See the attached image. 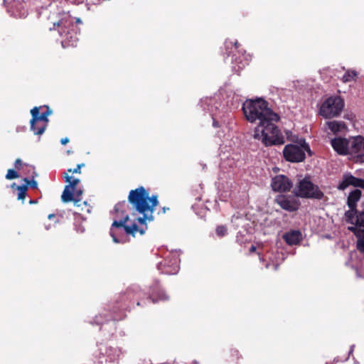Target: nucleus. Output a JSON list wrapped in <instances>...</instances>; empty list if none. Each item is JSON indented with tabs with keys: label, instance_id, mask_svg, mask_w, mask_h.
Listing matches in <instances>:
<instances>
[{
	"label": "nucleus",
	"instance_id": "f257e3e1",
	"mask_svg": "<svg viewBox=\"0 0 364 364\" xmlns=\"http://www.w3.org/2000/svg\"><path fill=\"white\" fill-rule=\"evenodd\" d=\"M242 109L249 122L259 121L254 132L255 139L260 140L266 146L284 144V137L274 124L279 117L268 107L267 101L262 98L247 100L242 103Z\"/></svg>",
	"mask_w": 364,
	"mask_h": 364
},
{
	"label": "nucleus",
	"instance_id": "a211bd4d",
	"mask_svg": "<svg viewBox=\"0 0 364 364\" xmlns=\"http://www.w3.org/2000/svg\"><path fill=\"white\" fill-rule=\"evenodd\" d=\"M100 353L106 357V361H109L110 363L117 361L122 353L120 348L112 346L100 347Z\"/></svg>",
	"mask_w": 364,
	"mask_h": 364
},
{
	"label": "nucleus",
	"instance_id": "7c9ffc66",
	"mask_svg": "<svg viewBox=\"0 0 364 364\" xmlns=\"http://www.w3.org/2000/svg\"><path fill=\"white\" fill-rule=\"evenodd\" d=\"M127 205V203L125 200L119 202L117 203L114 206V210L117 213L122 212L124 213V208Z\"/></svg>",
	"mask_w": 364,
	"mask_h": 364
},
{
	"label": "nucleus",
	"instance_id": "dca6fc26",
	"mask_svg": "<svg viewBox=\"0 0 364 364\" xmlns=\"http://www.w3.org/2000/svg\"><path fill=\"white\" fill-rule=\"evenodd\" d=\"M348 154L356 157L364 156V137L356 136L348 139Z\"/></svg>",
	"mask_w": 364,
	"mask_h": 364
},
{
	"label": "nucleus",
	"instance_id": "f704fd0d",
	"mask_svg": "<svg viewBox=\"0 0 364 364\" xmlns=\"http://www.w3.org/2000/svg\"><path fill=\"white\" fill-rule=\"evenodd\" d=\"M68 141H69V139H68V137L63 138V139H61V140H60V143H61L63 145L66 144L67 143H68Z\"/></svg>",
	"mask_w": 364,
	"mask_h": 364
},
{
	"label": "nucleus",
	"instance_id": "c756f323",
	"mask_svg": "<svg viewBox=\"0 0 364 364\" xmlns=\"http://www.w3.org/2000/svg\"><path fill=\"white\" fill-rule=\"evenodd\" d=\"M23 180L26 182L25 185H27V187L29 186L33 189L37 188L38 183L36 180H29L28 178H25Z\"/></svg>",
	"mask_w": 364,
	"mask_h": 364
},
{
	"label": "nucleus",
	"instance_id": "6ab92c4d",
	"mask_svg": "<svg viewBox=\"0 0 364 364\" xmlns=\"http://www.w3.org/2000/svg\"><path fill=\"white\" fill-rule=\"evenodd\" d=\"M147 298L153 303H156L159 301H166L168 299V296L166 293L159 288L158 282L150 287L149 295Z\"/></svg>",
	"mask_w": 364,
	"mask_h": 364
},
{
	"label": "nucleus",
	"instance_id": "1a4fd4ad",
	"mask_svg": "<svg viewBox=\"0 0 364 364\" xmlns=\"http://www.w3.org/2000/svg\"><path fill=\"white\" fill-rule=\"evenodd\" d=\"M345 106L341 96L333 95L326 98L321 105L319 114L325 119H331L340 115Z\"/></svg>",
	"mask_w": 364,
	"mask_h": 364
},
{
	"label": "nucleus",
	"instance_id": "412c9836",
	"mask_svg": "<svg viewBox=\"0 0 364 364\" xmlns=\"http://www.w3.org/2000/svg\"><path fill=\"white\" fill-rule=\"evenodd\" d=\"M283 239L289 245H298L302 240V234L299 230H292L284 233Z\"/></svg>",
	"mask_w": 364,
	"mask_h": 364
},
{
	"label": "nucleus",
	"instance_id": "bb28decb",
	"mask_svg": "<svg viewBox=\"0 0 364 364\" xmlns=\"http://www.w3.org/2000/svg\"><path fill=\"white\" fill-rule=\"evenodd\" d=\"M72 177L68 176V174H65V182H69V185L70 186L71 189H75V187L77 185V183L80 182V180L78 178H74L73 181H71Z\"/></svg>",
	"mask_w": 364,
	"mask_h": 364
},
{
	"label": "nucleus",
	"instance_id": "4c0bfd02",
	"mask_svg": "<svg viewBox=\"0 0 364 364\" xmlns=\"http://www.w3.org/2000/svg\"><path fill=\"white\" fill-rule=\"evenodd\" d=\"M55 218V215L54 214H50L48 215V219H50V220L52 218Z\"/></svg>",
	"mask_w": 364,
	"mask_h": 364
},
{
	"label": "nucleus",
	"instance_id": "a878e982",
	"mask_svg": "<svg viewBox=\"0 0 364 364\" xmlns=\"http://www.w3.org/2000/svg\"><path fill=\"white\" fill-rule=\"evenodd\" d=\"M18 193V200H23L26 197V193L27 191V185H22V186H16Z\"/></svg>",
	"mask_w": 364,
	"mask_h": 364
},
{
	"label": "nucleus",
	"instance_id": "2f4dec72",
	"mask_svg": "<svg viewBox=\"0 0 364 364\" xmlns=\"http://www.w3.org/2000/svg\"><path fill=\"white\" fill-rule=\"evenodd\" d=\"M82 194V190H77L75 191V193H74V203H75V205H78V203L80 201V196Z\"/></svg>",
	"mask_w": 364,
	"mask_h": 364
},
{
	"label": "nucleus",
	"instance_id": "58836bf2",
	"mask_svg": "<svg viewBox=\"0 0 364 364\" xmlns=\"http://www.w3.org/2000/svg\"><path fill=\"white\" fill-rule=\"evenodd\" d=\"M255 250H256V247H255V246H252V247H250V252H254Z\"/></svg>",
	"mask_w": 364,
	"mask_h": 364
},
{
	"label": "nucleus",
	"instance_id": "e433bc0d",
	"mask_svg": "<svg viewBox=\"0 0 364 364\" xmlns=\"http://www.w3.org/2000/svg\"><path fill=\"white\" fill-rule=\"evenodd\" d=\"M353 348H354V346H350V349L349 350V353H348V356L345 359V360H347L350 356V355L353 353Z\"/></svg>",
	"mask_w": 364,
	"mask_h": 364
},
{
	"label": "nucleus",
	"instance_id": "9d476101",
	"mask_svg": "<svg viewBox=\"0 0 364 364\" xmlns=\"http://www.w3.org/2000/svg\"><path fill=\"white\" fill-rule=\"evenodd\" d=\"M306 151L310 155L311 154L309 145L304 140L300 144V146L296 144L286 145L283 150V155L287 161L297 163L303 161L305 159Z\"/></svg>",
	"mask_w": 364,
	"mask_h": 364
},
{
	"label": "nucleus",
	"instance_id": "79ce46f5",
	"mask_svg": "<svg viewBox=\"0 0 364 364\" xmlns=\"http://www.w3.org/2000/svg\"><path fill=\"white\" fill-rule=\"evenodd\" d=\"M349 230H350L351 231H354L355 230V228L352 227L350 228Z\"/></svg>",
	"mask_w": 364,
	"mask_h": 364
},
{
	"label": "nucleus",
	"instance_id": "2eb2a0df",
	"mask_svg": "<svg viewBox=\"0 0 364 364\" xmlns=\"http://www.w3.org/2000/svg\"><path fill=\"white\" fill-rule=\"evenodd\" d=\"M292 186L291 181L284 175H277L272 178L271 181V187L275 192H287L290 191Z\"/></svg>",
	"mask_w": 364,
	"mask_h": 364
},
{
	"label": "nucleus",
	"instance_id": "a19ab883",
	"mask_svg": "<svg viewBox=\"0 0 364 364\" xmlns=\"http://www.w3.org/2000/svg\"><path fill=\"white\" fill-rule=\"evenodd\" d=\"M76 23H82V21H81V20H80V18H77V19H76Z\"/></svg>",
	"mask_w": 364,
	"mask_h": 364
},
{
	"label": "nucleus",
	"instance_id": "5701e85b",
	"mask_svg": "<svg viewBox=\"0 0 364 364\" xmlns=\"http://www.w3.org/2000/svg\"><path fill=\"white\" fill-rule=\"evenodd\" d=\"M73 189H71L70 186H66L61 196V200L64 203L74 201Z\"/></svg>",
	"mask_w": 364,
	"mask_h": 364
},
{
	"label": "nucleus",
	"instance_id": "0eeeda50",
	"mask_svg": "<svg viewBox=\"0 0 364 364\" xmlns=\"http://www.w3.org/2000/svg\"><path fill=\"white\" fill-rule=\"evenodd\" d=\"M227 57L225 60L230 58V63L233 64L232 70L238 73L249 64L250 56L247 55L245 50L239 49V43L226 41L225 43Z\"/></svg>",
	"mask_w": 364,
	"mask_h": 364
},
{
	"label": "nucleus",
	"instance_id": "20e7f679",
	"mask_svg": "<svg viewBox=\"0 0 364 364\" xmlns=\"http://www.w3.org/2000/svg\"><path fill=\"white\" fill-rule=\"evenodd\" d=\"M128 201L136 211L142 215L136 219L139 224L154 220V209L159 203L157 196L149 197V193L141 186L129 192Z\"/></svg>",
	"mask_w": 364,
	"mask_h": 364
},
{
	"label": "nucleus",
	"instance_id": "4be33fe9",
	"mask_svg": "<svg viewBox=\"0 0 364 364\" xmlns=\"http://www.w3.org/2000/svg\"><path fill=\"white\" fill-rule=\"evenodd\" d=\"M326 124L328 129L334 134L342 132L347 129V127L343 121L328 122Z\"/></svg>",
	"mask_w": 364,
	"mask_h": 364
},
{
	"label": "nucleus",
	"instance_id": "f8f14e48",
	"mask_svg": "<svg viewBox=\"0 0 364 364\" xmlns=\"http://www.w3.org/2000/svg\"><path fill=\"white\" fill-rule=\"evenodd\" d=\"M31 114L32 116L30 121L31 131L33 132L34 134H43L46 129L48 122V116L50 114V111L48 109L46 112L40 114L39 108L35 107L31 110Z\"/></svg>",
	"mask_w": 364,
	"mask_h": 364
},
{
	"label": "nucleus",
	"instance_id": "b1692460",
	"mask_svg": "<svg viewBox=\"0 0 364 364\" xmlns=\"http://www.w3.org/2000/svg\"><path fill=\"white\" fill-rule=\"evenodd\" d=\"M355 235L358 237L356 247L360 252L364 253V230H361Z\"/></svg>",
	"mask_w": 364,
	"mask_h": 364
},
{
	"label": "nucleus",
	"instance_id": "473e14b6",
	"mask_svg": "<svg viewBox=\"0 0 364 364\" xmlns=\"http://www.w3.org/2000/svg\"><path fill=\"white\" fill-rule=\"evenodd\" d=\"M84 166V164H77V167L75 168L74 169H68V172H72L73 173H80L81 168L83 167Z\"/></svg>",
	"mask_w": 364,
	"mask_h": 364
},
{
	"label": "nucleus",
	"instance_id": "9b49d317",
	"mask_svg": "<svg viewBox=\"0 0 364 364\" xmlns=\"http://www.w3.org/2000/svg\"><path fill=\"white\" fill-rule=\"evenodd\" d=\"M180 259L177 252H166L164 260L157 264V269L162 274H176L179 270Z\"/></svg>",
	"mask_w": 364,
	"mask_h": 364
},
{
	"label": "nucleus",
	"instance_id": "37998d69",
	"mask_svg": "<svg viewBox=\"0 0 364 364\" xmlns=\"http://www.w3.org/2000/svg\"><path fill=\"white\" fill-rule=\"evenodd\" d=\"M15 186H16V183H14L11 186V187H12V188H14Z\"/></svg>",
	"mask_w": 364,
	"mask_h": 364
},
{
	"label": "nucleus",
	"instance_id": "39448f33",
	"mask_svg": "<svg viewBox=\"0 0 364 364\" xmlns=\"http://www.w3.org/2000/svg\"><path fill=\"white\" fill-rule=\"evenodd\" d=\"M129 220V215H126L120 220H114L110 229L109 234L114 243H125L128 240L124 233L134 236L136 232H139L141 235L144 234L147 227L139 228L136 223L132 225L127 224Z\"/></svg>",
	"mask_w": 364,
	"mask_h": 364
},
{
	"label": "nucleus",
	"instance_id": "ddd939ff",
	"mask_svg": "<svg viewBox=\"0 0 364 364\" xmlns=\"http://www.w3.org/2000/svg\"><path fill=\"white\" fill-rule=\"evenodd\" d=\"M7 13L14 18H25L28 14L26 0H4Z\"/></svg>",
	"mask_w": 364,
	"mask_h": 364
},
{
	"label": "nucleus",
	"instance_id": "c9c22d12",
	"mask_svg": "<svg viewBox=\"0 0 364 364\" xmlns=\"http://www.w3.org/2000/svg\"><path fill=\"white\" fill-rule=\"evenodd\" d=\"M76 230L78 232H85V228L80 225L78 228L76 227Z\"/></svg>",
	"mask_w": 364,
	"mask_h": 364
},
{
	"label": "nucleus",
	"instance_id": "f03ea898",
	"mask_svg": "<svg viewBox=\"0 0 364 364\" xmlns=\"http://www.w3.org/2000/svg\"><path fill=\"white\" fill-rule=\"evenodd\" d=\"M146 293L144 292L140 287L134 284L129 287L127 291L119 296L115 304H109L99 316H97L91 323L101 326L100 329L107 330L112 333L115 328V321L122 320L125 317V310L129 306L127 300H138L144 297Z\"/></svg>",
	"mask_w": 364,
	"mask_h": 364
},
{
	"label": "nucleus",
	"instance_id": "393cba45",
	"mask_svg": "<svg viewBox=\"0 0 364 364\" xmlns=\"http://www.w3.org/2000/svg\"><path fill=\"white\" fill-rule=\"evenodd\" d=\"M358 75V73L355 70H347L342 77V80L343 82H351L355 80V77Z\"/></svg>",
	"mask_w": 364,
	"mask_h": 364
},
{
	"label": "nucleus",
	"instance_id": "72a5a7b5",
	"mask_svg": "<svg viewBox=\"0 0 364 364\" xmlns=\"http://www.w3.org/2000/svg\"><path fill=\"white\" fill-rule=\"evenodd\" d=\"M22 165V161L20 159H17L15 161L14 166L15 168H19V167Z\"/></svg>",
	"mask_w": 364,
	"mask_h": 364
},
{
	"label": "nucleus",
	"instance_id": "aec40b11",
	"mask_svg": "<svg viewBox=\"0 0 364 364\" xmlns=\"http://www.w3.org/2000/svg\"><path fill=\"white\" fill-rule=\"evenodd\" d=\"M331 146L340 154H348V139L335 138L331 140Z\"/></svg>",
	"mask_w": 364,
	"mask_h": 364
},
{
	"label": "nucleus",
	"instance_id": "423d86ee",
	"mask_svg": "<svg viewBox=\"0 0 364 364\" xmlns=\"http://www.w3.org/2000/svg\"><path fill=\"white\" fill-rule=\"evenodd\" d=\"M50 30L58 31L63 48L75 46L79 40L77 28L70 18H62L54 23L53 28H50Z\"/></svg>",
	"mask_w": 364,
	"mask_h": 364
},
{
	"label": "nucleus",
	"instance_id": "c85d7f7f",
	"mask_svg": "<svg viewBox=\"0 0 364 364\" xmlns=\"http://www.w3.org/2000/svg\"><path fill=\"white\" fill-rule=\"evenodd\" d=\"M18 177V173L14 169H9L6 175V178L8 180H11L14 178H16Z\"/></svg>",
	"mask_w": 364,
	"mask_h": 364
},
{
	"label": "nucleus",
	"instance_id": "c03bdc74",
	"mask_svg": "<svg viewBox=\"0 0 364 364\" xmlns=\"http://www.w3.org/2000/svg\"><path fill=\"white\" fill-rule=\"evenodd\" d=\"M137 305H140V302L139 301H137Z\"/></svg>",
	"mask_w": 364,
	"mask_h": 364
},
{
	"label": "nucleus",
	"instance_id": "4468645a",
	"mask_svg": "<svg viewBox=\"0 0 364 364\" xmlns=\"http://www.w3.org/2000/svg\"><path fill=\"white\" fill-rule=\"evenodd\" d=\"M274 201L281 208L289 212L296 211L301 205L299 200L291 195L279 194Z\"/></svg>",
	"mask_w": 364,
	"mask_h": 364
},
{
	"label": "nucleus",
	"instance_id": "6e6552de",
	"mask_svg": "<svg viewBox=\"0 0 364 364\" xmlns=\"http://www.w3.org/2000/svg\"><path fill=\"white\" fill-rule=\"evenodd\" d=\"M294 193L295 196L301 198L321 200L324 197L319 187L306 177L299 181L294 189Z\"/></svg>",
	"mask_w": 364,
	"mask_h": 364
},
{
	"label": "nucleus",
	"instance_id": "ea45409f",
	"mask_svg": "<svg viewBox=\"0 0 364 364\" xmlns=\"http://www.w3.org/2000/svg\"><path fill=\"white\" fill-rule=\"evenodd\" d=\"M168 209H169L168 208H166L164 207L163 208V213H165L166 210H168Z\"/></svg>",
	"mask_w": 364,
	"mask_h": 364
},
{
	"label": "nucleus",
	"instance_id": "7ed1b4c3",
	"mask_svg": "<svg viewBox=\"0 0 364 364\" xmlns=\"http://www.w3.org/2000/svg\"><path fill=\"white\" fill-rule=\"evenodd\" d=\"M230 97V95L228 96L226 105L221 103L218 95L200 100L199 106L205 112H209L214 127L226 125L228 110L237 108L242 101L240 97L235 93L232 94V100H229Z\"/></svg>",
	"mask_w": 364,
	"mask_h": 364
},
{
	"label": "nucleus",
	"instance_id": "f3484780",
	"mask_svg": "<svg viewBox=\"0 0 364 364\" xmlns=\"http://www.w3.org/2000/svg\"><path fill=\"white\" fill-rule=\"evenodd\" d=\"M349 186L364 189V179L356 178L351 174H344L342 181L338 186V188L343 191Z\"/></svg>",
	"mask_w": 364,
	"mask_h": 364
},
{
	"label": "nucleus",
	"instance_id": "cd10ccee",
	"mask_svg": "<svg viewBox=\"0 0 364 364\" xmlns=\"http://www.w3.org/2000/svg\"><path fill=\"white\" fill-rule=\"evenodd\" d=\"M228 232V229L225 225H219L216 228V234L219 237L225 236Z\"/></svg>",
	"mask_w": 364,
	"mask_h": 364
}]
</instances>
